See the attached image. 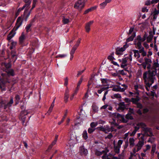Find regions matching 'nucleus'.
I'll use <instances>...</instances> for the list:
<instances>
[{
    "instance_id": "obj_2",
    "label": "nucleus",
    "mask_w": 159,
    "mask_h": 159,
    "mask_svg": "<svg viewBox=\"0 0 159 159\" xmlns=\"http://www.w3.org/2000/svg\"><path fill=\"white\" fill-rule=\"evenodd\" d=\"M143 78L146 84L145 89L148 91L150 89V86L154 83L155 78L148 75V72L145 71L143 74Z\"/></svg>"
},
{
    "instance_id": "obj_37",
    "label": "nucleus",
    "mask_w": 159,
    "mask_h": 159,
    "mask_svg": "<svg viewBox=\"0 0 159 159\" xmlns=\"http://www.w3.org/2000/svg\"><path fill=\"white\" fill-rule=\"evenodd\" d=\"M92 109L94 113L97 112L98 111V107L95 104H93L92 106Z\"/></svg>"
},
{
    "instance_id": "obj_20",
    "label": "nucleus",
    "mask_w": 159,
    "mask_h": 159,
    "mask_svg": "<svg viewBox=\"0 0 159 159\" xmlns=\"http://www.w3.org/2000/svg\"><path fill=\"white\" fill-rule=\"evenodd\" d=\"M112 0H105L103 2L101 3L99 5L100 8L101 9H103L107 5L108 3H110Z\"/></svg>"
},
{
    "instance_id": "obj_25",
    "label": "nucleus",
    "mask_w": 159,
    "mask_h": 159,
    "mask_svg": "<svg viewBox=\"0 0 159 159\" xmlns=\"http://www.w3.org/2000/svg\"><path fill=\"white\" fill-rule=\"evenodd\" d=\"M101 82L102 84L101 85H104L103 86H104V87H106V86L107 85L108 87H109V83L110 82L109 80L107 79H101Z\"/></svg>"
},
{
    "instance_id": "obj_11",
    "label": "nucleus",
    "mask_w": 159,
    "mask_h": 159,
    "mask_svg": "<svg viewBox=\"0 0 159 159\" xmlns=\"http://www.w3.org/2000/svg\"><path fill=\"white\" fill-rule=\"evenodd\" d=\"M145 126V124L143 123H138L136 126H134V129L132 133H130V136L134 135L137 131L139 129L140 127H143Z\"/></svg>"
},
{
    "instance_id": "obj_23",
    "label": "nucleus",
    "mask_w": 159,
    "mask_h": 159,
    "mask_svg": "<svg viewBox=\"0 0 159 159\" xmlns=\"http://www.w3.org/2000/svg\"><path fill=\"white\" fill-rule=\"evenodd\" d=\"M69 90L68 88L67 87L65 90L64 97V101L66 103L68 101V99L69 98Z\"/></svg>"
},
{
    "instance_id": "obj_40",
    "label": "nucleus",
    "mask_w": 159,
    "mask_h": 159,
    "mask_svg": "<svg viewBox=\"0 0 159 159\" xmlns=\"http://www.w3.org/2000/svg\"><path fill=\"white\" fill-rule=\"evenodd\" d=\"M82 137L85 140H86L88 139V134L86 130L84 131L82 134Z\"/></svg>"
},
{
    "instance_id": "obj_26",
    "label": "nucleus",
    "mask_w": 159,
    "mask_h": 159,
    "mask_svg": "<svg viewBox=\"0 0 159 159\" xmlns=\"http://www.w3.org/2000/svg\"><path fill=\"white\" fill-rule=\"evenodd\" d=\"M114 148V151L116 153H119L120 152V148L121 147L119 146L116 144V142L115 140L113 141Z\"/></svg>"
},
{
    "instance_id": "obj_60",
    "label": "nucleus",
    "mask_w": 159,
    "mask_h": 159,
    "mask_svg": "<svg viewBox=\"0 0 159 159\" xmlns=\"http://www.w3.org/2000/svg\"><path fill=\"white\" fill-rule=\"evenodd\" d=\"M65 82H64V85L65 86H67L68 85V79L67 77H66L65 78Z\"/></svg>"
},
{
    "instance_id": "obj_21",
    "label": "nucleus",
    "mask_w": 159,
    "mask_h": 159,
    "mask_svg": "<svg viewBox=\"0 0 159 159\" xmlns=\"http://www.w3.org/2000/svg\"><path fill=\"white\" fill-rule=\"evenodd\" d=\"M79 152L81 155L85 156L87 155L88 153L87 150L85 148L84 146H81L80 147Z\"/></svg>"
},
{
    "instance_id": "obj_10",
    "label": "nucleus",
    "mask_w": 159,
    "mask_h": 159,
    "mask_svg": "<svg viewBox=\"0 0 159 159\" xmlns=\"http://www.w3.org/2000/svg\"><path fill=\"white\" fill-rule=\"evenodd\" d=\"M85 1L86 0H78L74 5L75 8L81 10L84 7Z\"/></svg>"
},
{
    "instance_id": "obj_1",
    "label": "nucleus",
    "mask_w": 159,
    "mask_h": 159,
    "mask_svg": "<svg viewBox=\"0 0 159 159\" xmlns=\"http://www.w3.org/2000/svg\"><path fill=\"white\" fill-rule=\"evenodd\" d=\"M4 66L6 68L5 70V71L7 73V75L4 77L3 80H2V86L0 85L1 87L3 90H5L6 89L4 88L5 86H8V84H10L11 80L9 79V76H13L14 75V70L11 69H9L11 67V65L10 63L4 64Z\"/></svg>"
},
{
    "instance_id": "obj_52",
    "label": "nucleus",
    "mask_w": 159,
    "mask_h": 159,
    "mask_svg": "<svg viewBox=\"0 0 159 159\" xmlns=\"http://www.w3.org/2000/svg\"><path fill=\"white\" fill-rule=\"evenodd\" d=\"M67 55L66 54H59L56 56V58L60 57L61 58H64L67 56Z\"/></svg>"
},
{
    "instance_id": "obj_54",
    "label": "nucleus",
    "mask_w": 159,
    "mask_h": 159,
    "mask_svg": "<svg viewBox=\"0 0 159 159\" xmlns=\"http://www.w3.org/2000/svg\"><path fill=\"white\" fill-rule=\"evenodd\" d=\"M123 142V141L122 140L120 139L118 141L117 143V144L116 145L118 146H119L121 147V145L122 144Z\"/></svg>"
},
{
    "instance_id": "obj_39",
    "label": "nucleus",
    "mask_w": 159,
    "mask_h": 159,
    "mask_svg": "<svg viewBox=\"0 0 159 159\" xmlns=\"http://www.w3.org/2000/svg\"><path fill=\"white\" fill-rule=\"evenodd\" d=\"M25 4L24 5L27 8L29 7L31 2V0H24Z\"/></svg>"
},
{
    "instance_id": "obj_27",
    "label": "nucleus",
    "mask_w": 159,
    "mask_h": 159,
    "mask_svg": "<svg viewBox=\"0 0 159 159\" xmlns=\"http://www.w3.org/2000/svg\"><path fill=\"white\" fill-rule=\"evenodd\" d=\"M133 53H132L134 54V56L136 59H138L140 57V55L139 52V51L136 50H133Z\"/></svg>"
},
{
    "instance_id": "obj_38",
    "label": "nucleus",
    "mask_w": 159,
    "mask_h": 159,
    "mask_svg": "<svg viewBox=\"0 0 159 159\" xmlns=\"http://www.w3.org/2000/svg\"><path fill=\"white\" fill-rule=\"evenodd\" d=\"M134 44L138 47L139 49L143 47L142 46L141 43L140 41H138L137 42H135Z\"/></svg>"
},
{
    "instance_id": "obj_3",
    "label": "nucleus",
    "mask_w": 159,
    "mask_h": 159,
    "mask_svg": "<svg viewBox=\"0 0 159 159\" xmlns=\"http://www.w3.org/2000/svg\"><path fill=\"white\" fill-rule=\"evenodd\" d=\"M22 23V18L21 16H19L17 19L15 26L7 36V39L8 40H10L14 36L16 33V31L21 25Z\"/></svg>"
},
{
    "instance_id": "obj_43",
    "label": "nucleus",
    "mask_w": 159,
    "mask_h": 159,
    "mask_svg": "<svg viewBox=\"0 0 159 159\" xmlns=\"http://www.w3.org/2000/svg\"><path fill=\"white\" fill-rule=\"evenodd\" d=\"M153 37L152 36L148 35L147 38V41L148 43H150L153 39Z\"/></svg>"
},
{
    "instance_id": "obj_64",
    "label": "nucleus",
    "mask_w": 159,
    "mask_h": 159,
    "mask_svg": "<svg viewBox=\"0 0 159 159\" xmlns=\"http://www.w3.org/2000/svg\"><path fill=\"white\" fill-rule=\"evenodd\" d=\"M152 54V52L150 51L149 49V51L148 52L147 56L148 57H149L150 56H151Z\"/></svg>"
},
{
    "instance_id": "obj_53",
    "label": "nucleus",
    "mask_w": 159,
    "mask_h": 159,
    "mask_svg": "<svg viewBox=\"0 0 159 159\" xmlns=\"http://www.w3.org/2000/svg\"><path fill=\"white\" fill-rule=\"evenodd\" d=\"M85 70V69L84 68V69H83L82 70L78 71L77 74V77H78L80 75H81L84 72V70Z\"/></svg>"
},
{
    "instance_id": "obj_48",
    "label": "nucleus",
    "mask_w": 159,
    "mask_h": 159,
    "mask_svg": "<svg viewBox=\"0 0 159 159\" xmlns=\"http://www.w3.org/2000/svg\"><path fill=\"white\" fill-rule=\"evenodd\" d=\"M31 25V24H30L28 25L26 27L25 29L27 32H29L30 30V28Z\"/></svg>"
},
{
    "instance_id": "obj_44",
    "label": "nucleus",
    "mask_w": 159,
    "mask_h": 159,
    "mask_svg": "<svg viewBox=\"0 0 159 159\" xmlns=\"http://www.w3.org/2000/svg\"><path fill=\"white\" fill-rule=\"evenodd\" d=\"M98 123L97 122H92L90 124V126L91 127L93 128H95L98 125Z\"/></svg>"
},
{
    "instance_id": "obj_57",
    "label": "nucleus",
    "mask_w": 159,
    "mask_h": 159,
    "mask_svg": "<svg viewBox=\"0 0 159 159\" xmlns=\"http://www.w3.org/2000/svg\"><path fill=\"white\" fill-rule=\"evenodd\" d=\"M142 11L145 12H148V9H147L146 7H145L142 8Z\"/></svg>"
},
{
    "instance_id": "obj_8",
    "label": "nucleus",
    "mask_w": 159,
    "mask_h": 159,
    "mask_svg": "<svg viewBox=\"0 0 159 159\" xmlns=\"http://www.w3.org/2000/svg\"><path fill=\"white\" fill-rule=\"evenodd\" d=\"M129 45L127 43H126L123 47H118L116 48L115 53L119 56L122 55L123 54V52L128 48Z\"/></svg>"
},
{
    "instance_id": "obj_24",
    "label": "nucleus",
    "mask_w": 159,
    "mask_h": 159,
    "mask_svg": "<svg viewBox=\"0 0 159 159\" xmlns=\"http://www.w3.org/2000/svg\"><path fill=\"white\" fill-rule=\"evenodd\" d=\"M159 1V0H152L151 1L150 0H148L146 1L145 2V5L146 6H149L151 4H153L157 3Z\"/></svg>"
},
{
    "instance_id": "obj_4",
    "label": "nucleus",
    "mask_w": 159,
    "mask_h": 159,
    "mask_svg": "<svg viewBox=\"0 0 159 159\" xmlns=\"http://www.w3.org/2000/svg\"><path fill=\"white\" fill-rule=\"evenodd\" d=\"M133 54L132 52L128 55H125V57L122 59H119L118 61L121 62L120 67L124 68L127 66L128 64L130 63L132 61V55Z\"/></svg>"
},
{
    "instance_id": "obj_51",
    "label": "nucleus",
    "mask_w": 159,
    "mask_h": 159,
    "mask_svg": "<svg viewBox=\"0 0 159 159\" xmlns=\"http://www.w3.org/2000/svg\"><path fill=\"white\" fill-rule=\"evenodd\" d=\"M95 129V128H93L91 127L88 129V132L89 134H91L94 132Z\"/></svg>"
},
{
    "instance_id": "obj_32",
    "label": "nucleus",
    "mask_w": 159,
    "mask_h": 159,
    "mask_svg": "<svg viewBox=\"0 0 159 159\" xmlns=\"http://www.w3.org/2000/svg\"><path fill=\"white\" fill-rule=\"evenodd\" d=\"M58 138V135H56L55 136V139H54V141L52 143V144L49 146V147L48 148V149H51V148H52V146L55 145L56 144L57 140Z\"/></svg>"
},
{
    "instance_id": "obj_34",
    "label": "nucleus",
    "mask_w": 159,
    "mask_h": 159,
    "mask_svg": "<svg viewBox=\"0 0 159 159\" xmlns=\"http://www.w3.org/2000/svg\"><path fill=\"white\" fill-rule=\"evenodd\" d=\"M135 36V33H133V34L129 37L126 40V42H128L130 41H131L133 40L134 39V38Z\"/></svg>"
},
{
    "instance_id": "obj_36",
    "label": "nucleus",
    "mask_w": 159,
    "mask_h": 159,
    "mask_svg": "<svg viewBox=\"0 0 159 159\" xmlns=\"http://www.w3.org/2000/svg\"><path fill=\"white\" fill-rule=\"evenodd\" d=\"M135 140L133 138H130L129 139V142L130 146L132 147L134 145Z\"/></svg>"
},
{
    "instance_id": "obj_42",
    "label": "nucleus",
    "mask_w": 159,
    "mask_h": 159,
    "mask_svg": "<svg viewBox=\"0 0 159 159\" xmlns=\"http://www.w3.org/2000/svg\"><path fill=\"white\" fill-rule=\"evenodd\" d=\"M156 149V146L155 145H153L152 146V149L151 151V153L153 155Z\"/></svg>"
},
{
    "instance_id": "obj_6",
    "label": "nucleus",
    "mask_w": 159,
    "mask_h": 159,
    "mask_svg": "<svg viewBox=\"0 0 159 159\" xmlns=\"http://www.w3.org/2000/svg\"><path fill=\"white\" fill-rule=\"evenodd\" d=\"M144 144V141H139L138 143L135 145L134 148L133 149V152H131V156H136L137 154L136 152H138L142 148Z\"/></svg>"
},
{
    "instance_id": "obj_12",
    "label": "nucleus",
    "mask_w": 159,
    "mask_h": 159,
    "mask_svg": "<svg viewBox=\"0 0 159 159\" xmlns=\"http://www.w3.org/2000/svg\"><path fill=\"white\" fill-rule=\"evenodd\" d=\"M29 7L25 9V11L24 12L23 16V18L25 19V21H26L28 17L30 16V13L32 10L34 8L33 7H32L30 11H28V8Z\"/></svg>"
},
{
    "instance_id": "obj_29",
    "label": "nucleus",
    "mask_w": 159,
    "mask_h": 159,
    "mask_svg": "<svg viewBox=\"0 0 159 159\" xmlns=\"http://www.w3.org/2000/svg\"><path fill=\"white\" fill-rule=\"evenodd\" d=\"M143 86L142 84H136L134 86V89L137 91H139V89H143Z\"/></svg>"
},
{
    "instance_id": "obj_31",
    "label": "nucleus",
    "mask_w": 159,
    "mask_h": 159,
    "mask_svg": "<svg viewBox=\"0 0 159 159\" xmlns=\"http://www.w3.org/2000/svg\"><path fill=\"white\" fill-rule=\"evenodd\" d=\"M13 103V98H11L9 102L7 104L4 106V109H6L7 107H10Z\"/></svg>"
},
{
    "instance_id": "obj_5",
    "label": "nucleus",
    "mask_w": 159,
    "mask_h": 159,
    "mask_svg": "<svg viewBox=\"0 0 159 159\" xmlns=\"http://www.w3.org/2000/svg\"><path fill=\"white\" fill-rule=\"evenodd\" d=\"M147 71L148 75L155 78L157 72H159V64L157 62L154 63L151 70Z\"/></svg>"
},
{
    "instance_id": "obj_58",
    "label": "nucleus",
    "mask_w": 159,
    "mask_h": 159,
    "mask_svg": "<svg viewBox=\"0 0 159 159\" xmlns=\"http://www.w3.org/2000/svg\"><path fill=\"white\" fill-rule=\"evenodd\" d=\"M107 58L108 60H110L111 61V62L113 61V60L115 59V58H114V57H113L112 56H109Z\"/></svg>"
},
{
    "instance_id": "obj_22",
    "label": "nucleus",
    "mask_w": 159,
    "mask_h": 159,
    "mask_svg": "<svg viewBox=\"0 0 159 159\" xmlns=\"http://www.w3.org/2000/svg\"><path fill=\"white\" fill-rule=\"evenodd\" d=\"M26 37L25 36L24 32L21 33V35L19 38V43L21 45H23L26 39Z\"/></svg>"
},
{
    "instance_id": "obj_62",
    "label": "nucleus",
    "mask_w": 159,
    "mask_h": 159,
    "mask_svg": "<svg viewBox=\"0 0 159 159\" xmlns=\"http://www.w3.org/2000/svg\"><path fill=\"white\" fill-rule=\"evenodd\" d=\"M25 7H26L24 5L22 7L19 8L18 9L17 11H18L20 13V12L21 11L23 10Z\"/></svg>"
},
{
    "instance_id": "obj_61",
    "label": "nucleus",
    "mask_w": 159,
    "mask_h": 159,
    "mask_svg": "<svg viewBox=\"0 0 159 159\" xmlns=\"http://www.w3.org/2000/svg\"><path fill=\"white\" fill-rule=\"evenodd\" d=\"M107 153H103V155L102 156V159H107L108 158V156L107 155Z\"/></svg>"
},
{
    "instance_id": "obj_50",
    "label": "nucleus",
    "mask_w": 159,
    "mask_h": 159,
    "mask_svg": "<svg viewBox=\"0 0 159 159\" xmlns=\"http://www.w3.org/2000/svg\"><path fill=\"white\" fill-rule=\"evenodd\" d=\"M129 134V132L125 133L123 136V139H127V140H128V136Z\"/></svg>"
},
{
    "instance_id": "obj_33",
    "label": "nucleus",
    "mask_w": 159,
    "mask_h": 159,
    "mask_svg": "<svg viewBox=\"0 0 159 159\" xmlns=\"http://www.w3.org/2000/svg\"><path fill=\"white\" fill-rule=\"evenodd\" d=\"M139 53H141L143 57H145L147 55V52L144 50V48H142L139 49Z\"/></svg>"
},
{
    "instance_id": "obj_15",
    "label": "nucleus",
    "mask_w": 159,
    "mask_h": 159,
    "mask_svg": "<svg viewBox=\"0 0 159 159\" xmlns=\"http://www.w3.org/2000/svg\"><path fill=\"white\" fill-rule=\"evenodd\" d=\"M94 22L93 20H91L85 24V29L87 33H89L90 30V26Z\"/></svg>"
},
{
    "instance_id": "obj_13",
    "label": "nucleus",
    "mask_w": 159,
    "mask_h": 159,
    "mask_svg": "<svg viewBox=\"0 0 159 159\" xmlns=\"http://www.w3.org/2000/svg\"><path fill=\"white\" fill-rule=\"evenodd\" d=\"M29 7L25 9V11L24 12L23 16V18L25 19V21H26L28 17L30 16V13L32 10L34 8L33 7H32L30 11H28V8Z\"/></svg>"
},
{
    "instance_id": "obj_9",
    "label": "nucleus",
    "mask_w": 159,
    "mask_h": 159,
    "mask_svg": "<svg viewBox=\"0 0 159 159\" xmlns=\"http://www.w3.org/2000/svg\"><path fill=\"white\" fill-rule=\"evenodd\" d=\"M81 40V39L80 38L77 41L76 43L75 44V45L73 47L72 49L71 50L70 54V60H72L74 57V54L75 53V52L77 49V48L79 46L80 44V41Z\"/></svg>"
},
{
    "instance_id": "obj_45",
    "label": "nucleus",
    "mask_w": 159,
    "mask_h": 159,
    "mask_svg": "<svg viewBox=\"0 0 159 159\" xmlns=\"http://www.w3.org/2000/svg\"><path fill=\"white\" fill-rule=\"evenodd\" d=\"M20 100V96L19 95H16L15 97V102L16 104H17L19 103V101Z\"/></svg>"
},
{
    "instance_id": "obj_16",
    "label": "nucleus",
    "mask_w": 159,
    "mask_h": 159,
    "mask_svg": "<svg viewBox=\"0 0 159 159\" xmlns=\"http://www.w3.org/2000/svg\"><path fill=\"white\" fill-rule=\"evenodd\" d=\"M28 114V112L27 110H24L21 112V115L20 117V118L22 120V122L24 124L25 122V116L27 115Z\"/></svg>"
},
{
    "instance_id": "obj_7",
    "label": "nucleus",
    "mask_w": 159,
    "mask_h": 159,
    "mask_svg": "<svg viewBox=\"0 0 159 159\" xmlns=\"http://www.w3.org/2000/svg\"><path fill=\"white\" fill-rule=\"evenodd\" d=\"M79 141V138L76 136L75 133H72L70 134V136L69 141V143L70 146H74L75 144L77 143Z\"/></svg>"
},
{
    "instance_id": "obj_46",
    "label": "nucleus",
    "mask_w": 159,
    "mask_h": 159,
    "mask_svg": "<svg viewBox=\"0 0 159 159\" xmlns=\"http://www.w3.org/2000/svg\"><path fill=\"white\" fill-rule=\"evenodd\" d=\"M147 41L144 42L143 44V46H144V48H145L147 49H148L149 48V45Z\"/></svg>"
},
{
    "instance_id": "obj_35",
    "label": "nucleus",
    "mask_w": 159,
    "mask_h": 159,
    "mask_svg": "<svg viewBox=\"0 0 159 159\" xmlns=\"http://www.w3.org/2000/svg\"><path fill=\"white\" fill-rule=\"evenodd\" d=\"M62 22L64 24H68L70 21L69 17H64L62 19Z\"/></svg>"
},
{
    "instance_id": "obj_59",
    "label": "nucleus",
    "mask_w": 159,
    "mask_h": 159,
    "mask_svg": "<svg viewBox=\"0 0 159 159\" xmlns=\"http://www.w3.org/2000/svg\"><path fill=\"white\" fill-rule=\"evenodd\" d=\"M144 134H142V135L141 136L140 138H139V141H144Z\"/></svg>"
},
{
    "instance_id": "obj_18",
    "label": "nucleus",
    "mask_w": 159,
    "mask_h": 159,
    "mask_svg": "<svg viewBox=\"0 0 159 159\" xmlns=\"http://www.w3.org/2000/svg\"><path fill=\"white\" fill-rule=\"evenodd\" d=\"M159 14V10H157L156 8L154 9L153 11L151 13V16L153 20H155Z\"/></svg>"
},
{
    "instance_id": "obj_55",
    "label": "nucleus",
    "mask_w": 159,
    "mask_h": 159,
    "mask_svg": "<svg viewBox=\"0 0 159 159\" xmlns=\"http://www.w3.org/2000/svg\"><path fill=\"white\" fill-rule=\"evenodd\" d=\"M113 116H115L116 117L119 118L121 117V115L119 113H113Z\"/></svg>"
},
{
    "instance_id": "obj_56",
    "label": "nucleus",
    "mask_w": 159,
    "mask_h": 159,
    "mask_svg": "<svg viewBox=\"0 0 159 159\" xmlns=\"http://www.w3.org/2000/svg\"><path fill=\"white\" fill-rule=\"evenodd\" d=\"M83 81V78L82 77H81L80 78V80L79 81L77 85V87H78L80 88V85L81 84L82 82Z\"/></svg>"
},
{
    "instance_id": "obj_41",
    "label": "nucleus",
    "mask_w": 159,
    "mask_h": 159,
    "mask_svg": "<svg viewBox=\"0 0 159 159\" xmlns=\"http://www.w3.org/2000/svg\"><path fill=\"white\" fill-rule=\"evenodd\" d=\"M136 98H132L131 100L133 103L137 104L139 101V98L138 97V95L136 96Z\"/></svg>"
},
{
    "instance_id": "obj_19",
    "label": "nucleus",
    "mask_w": 159,
    "mask_h": 159,
    "mask_svg": "<svg viewBox=\"0 0 159 159\" xmlns=\"http://www.w3.org/2000/svg\"><path fill=\"white\" fill-rule=\"evenodd\" d=\"M145 125L144 126V127ZM144 126L143 127V131L144 132V134L145 135H147L148 136H151L152 135V133L151 131V129L149 128H144Z\"/></svg>"
},
{
    "instance_id": "obj_47",
    "label": "nucleus",
    "mask_w": 159,
    "mask_h": 159,
    "mask_svg": "<svg viewBox=\"0 0 159 159\" xmlns=\"http://www.w3.org/2000/svg\"><path fill=\"white\" fill-rule=\"evenodd\" d=\"M125 118L127 119H133V116L130 113H128L126 115Z\"/></svg>"
},
{
    "instance_id": "obj_14",
    "label": "nucleus",
    "mask_w": 159,
    "mask_h": 159,
    "mask_svg": "<svg viewBox=\"0 0 159 159\" xmlns=\"http://www.w3.org/2000/svg\"><path fill=\"white\" fill-rule=\"evenodd\" d=\"M104 85H98L96 86V88L98 89L97 91L98 93L99 94H101L102 92L105 90L108 89L109 87H108L107 85L104 87Z\"/></svg>"
},
{
    "instance_id": "obj_30",
    "label": "nucleus",
    "mask_w": 159,
    "mask_h": 159,
    "mask_svg": "<svg viewBox=\"0 0 159 159\" xmlns=\"http://www.w3.org/2000/svg\"><path fill=\"white\" fill-rule=\"evenodd\" d=\"M126 108V107L125 104L124 102H122L119 104V107L118 108V109L119 110L123 111Z\"/></svg>"
},
{
    "instance_id": "obj_49",
    "label": "nucleus",
    "mask_w": 159,
    "mask_h": 159,
    "mask_svg": "<svg viewBox=\"0 0 159 159\" xmlns=\"http://www.w3.org/2000/svg\"><path fill=\"white\" fill-rule=\"evenodd\" d=\"M119 72L120 74L123 75H125L127 74L126 71L123 70H119Z\"/></svg>"
},
{
    "instance_id": "obj_17",
    "label": "nucleus",
    "mask_w": 159,
    "mask_h": 159,
    "mask_svg": "<svg viewBox=\"0 0 159 159\" xmlns=\"http://www.w3.org/2000/svg\"><path fill=\"white\" fill-rule=\"evenodd\" d=\"M109 150L107 148H106L105 150H102V151H100L97 149H95L94 150V152L96 155L98 156H100L102 155L103 153H106L109 152Z\"/></svg>"
},
{
    "instance_id": "obj_63",
    "label": "nucleus",
    "mask_w": 159,
    "mask_h": 159,
    "mask_svg": "<svg viewBox=\"0 0 159 159\" xmlns=\"http://www.w3.org/2000/svg\"><path fill=\"white\" fill-rule=\"evenodd\" d=\"M134 30V27H131L130 28L129 30V35L131 34L132 33V32H133V31Z\"/></svg>"
},
{
    "instance_id": "obj_28",
    "label": "nucleus",
    "mask_w": 159,
    "mask_h": 159,
    "mask_svg": "<svg viewBox=\"0 0 159 159\" xmlns=\"http://www.w3.org/2000/svg\"><path fill=\"white\" fill-rule=\"evenodd\" d=\"M124 89L121 88L120 85H117L116 87L113 88L112 90L116 92H123L124 91Z\"/></svg>"
}]
</instances>
